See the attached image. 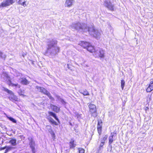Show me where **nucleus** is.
I'll list each match as a JSON object with an SVG mask.
<instances>
[{
	"label": "nucleus",
	"instance_id": "nucleus-1",
	"mask_svg": "<svg viewBox=\"0 0 153 153\" xmlns=\"http://www.w3.org/2000/svg\"><path fill=\"white\" fill-rule=\"evenodd\" d=\"M89 111L92 117H96L98 115L96 106L95 105L90 103L88 105Z\"/></svg>",
	"mask_w": 153,
	"mask_h": 153
},
{
	"label": "nucleus",
	"instance_id": "nucleus-2",
	"mask_svg": "<svg viewBox=\"0 0 153 153\" xmlns=\"http://www.w3.org/2000/svg\"><path fill=\"white\" fill-rule=\"evenodd\" d=\"M36 88L38 89L39 90L40 92L43 93L44 94L47 95L50 99L53 100H54V99L52 97L50 92L45 88L40 86L37 87Z\"/></svg>",
	"mask_w": 153,
	"mask_h": 153
},
{
	"label": "nucleus",
	"instance_id": "nucleus-3",
	"mask_svg": "<svg viewBox=\"0 0 153 153\" xmlns=\"http://www.w3.org/2000/svg\"><path fill=\"white\" fill-rule=\"evenodd\" d=\"M94 55L97 58H104L105 57L104 51L102 49H100L99 51L96 50Z\"/></svg>",
	"mask_w": 153,
	"mask_h": 153
},
{
	"label": "nucleus",
	"instance_id": "nucleus-4",
	"mask_svg": "<svg viewBox=\"0 0 153 153\" xmlns=\"http://www.w3.org/2000/svg\"><path fill=\"white\" fill-rule=\"evenodd\" d=\"M102 120L100 119L98 120L97 128V132L100 136L102 134Z\"/></svg>",
	"mask_w": 153,
	"mask_h": 153
},
{
	"label": "nucleus",
	"instance_id": "nucleus-5",
	"mask_svg": "<svg viewBox=\"0 0 153 153\" xmlns=\"http://www.w3.org/2000/svg\"><path fill=\"white\" fill-rule=\"evenodd\" d=\"M105 6L109 10L111 11L114 10V5L111 4L110 1H105Z\"/></svg>",
	"mask_w": 153,
	"mask_h": 153
},
{
	"label": "nucleus",
	"instance_id": "nucleus-6",
	"mask_svg": "<svg viewBox=\"0 0 153 153\" xmlns=\"http://www.w3.org/2000/svg\"><path fill=\"white\" fill-rule=\"evenodd\" d=\"M153 90V79H150L148 86L146 89V91L148 93L150 92Z\"/></svg>",
	"mask_w": 153,
	"mask_h": 153
},
{
	"label": "nucleus",
	"instance_id": "nucleus-7",
	"mask_svg": "<svg viewBox=\"0 0 153 153\" xmlns=\"http://www.w3.org/2000/svg\"><path fill=\"white\" fill-rule=\"evenodd\" d=\"M70 149H74L76 146L75 140L74 139L72 138L69 143Z\"/></svg>",
	"mask_w": 153,
	"mask_h": 153
},
{
	"label": "nucleus",
	"instance_id": "nucleus-8",
	"mask_svg": "<svg viewBox=\"0 0 153 153\" xmlns=\"http://www.w3.org/2000/svg\"><path fill=\"white\" fill-rule=\"evenodd\" d=\"M57 43L56 40H53L52 41L49 42V44H48V47L47 50H48L51 48L52 47H54V45H56Z\"/></svg>",
	"mask_w": 153,
	"mask_h": 153
},
{
	"label": "nucleus",
	"instance_id": "nucleus-9",
	"mask_svg": "<svg viewBox=\"0 0 153 153\" xmlns=\"http://www.w3.org/2000/svg\"><path fill=\"white\" fill-rule=\"evenodd\" d=\"M87 51L91 53H94L95 52L96 49L94 46L89 44L86 49Z\"/></svg>",
	"mask_w": 153,
	"mask_h": 153
},
{
	"label": "nucleus",
	"instance_id": "nucleus-10",
	"mask_svg": "<svg viewBox=\"0 0 153 153\" xmlns=\"http://www.w3.org/2000/svg\"><path fill=\"white\" fill-rule=\"evenodd\" d=\"M89 43L86 42L81 41L79 44L80 46L83 47L84 48L86 49Z\"/></svg>",
	"mask_w": 153,
	"mask_h": 153
},
{
	"label": "nucleus",
	"instance_id": "nucleus-11",
	"mask_svg": "<svg viewBox=\"0 0 153 153\" xmlns=\"http://www.w3.org/2000/svg\"><path fill=\"white\" fill-rule=\"evenodd\" d=\"M48 113L50 116H53L59 123H60V121L55 113L51 111H48Z\"/></svg>",
	"mask_w": 153,
	"mask_h": 153
},
{
	"label": "nucleus",
	"instance_id": "nucleus-12",
	"mask_svg": "<svg viewBox=\"0 0 153 153\" xmlns=\"http://www.w3.org/2000/svg\"><path fill=\"white\" fill-rule=\"evenodd\" d=\"M85 29H87V31L88 32H95L96 30L94 28V26H92L91 27H86Z\"/></svg>",
	"mask_w": 153,
	"mask_h": 153
},
{
	"label": "nucleus",
	"instance_id": "nucleus-13",
	"mask_svg": "<svg viewBox=\"0 0 153 153\" xmlns=\"http://www.w3.org/2000/svg\"><path fill=\"white\" fill-rule=\"evenodd\" d=\"M73 0H66L65 1V6L68 7H71L73 4Z\"/></svg>",
	"mask_w": 153,
	"mask_h": 153
},
{
	"label": "nucleus",
	"instance_id": "nucleus-14",
	"mask_svg": "<svg viewBox=\"0 0 153 153\" xmlns=\"http://www.w3.org/2000/svg\"><path fill=\"white\" fill-rule=\"evenodd\" d=\"M51 107L52 108V110L56 113L59 112L60 110V108L55 105H52Z\"/></svg>",
	"mask_w": 153,
	"mask_h": 153
},
{
	"label": "nucleus",
	"instance_id": "nucleus-15",
	"mask_svg": "<svg viewBox=\"0 0 153 153\" xmlns=\"http://www.w3.org/2000/svg\"><path fill=\"white\" fill-rule=\"evenodd\" d=\"M48 121L53 126H58V123L51 118L48 119Z\"/></svg>",
	"mask_w": 153,
	"mask_h": 153
},
{
	"label": "nucleus",
	"instance_id": "nucleus-16",
	"mask_svg": "<svg viewBox=\"0 0 153 153\" xmlns=\"http://www.w3.org/2000/svg\"><path fill=\"white\" fill-rule=\"evenodd\" d=\"M16 140L15 138H12L9 141V143H11L12 145L15 146L16 145Z\"/></svg>",
	"mask_w": 153,
	"mask_h": 153
},
{
	"label": "nucleus",
	"instance_id": "nucleus-17",
	"mask_svg": "<svg viewBox=\"0 0 153 153\" xmlns=\"http://www.w3.org/2000/svg\"><path fill=\"white\" fill-rule=\"evenodd\" d=\"M21 83L24 85H27L29 83V82L25 78L22 79L21 81Z\"/></svg>",
	"mask_w": 153,
	"mask_h": 153
},
{
	"label": "nucleus",
	"instance_id": "nucleus-18",
	"mask_svg": "<svg viewBox=\"0 0 153 153\" xmlns=\"http://www.w3.org/2000/svg\"><path fill=\"white\" fill-rule=\"evenodd\" d=\"M25 92L24 90H22V89H20L18 92V94L21 96H22L23 97L26 96L24 94Z\"/></svg>",
	"mask_w": 153,
	"mask_h": 153
},
{
	"label": "nucleus",
	"instance_id": "nucleus-19",
	"mask_svg": "<svg viewBox=\"0 0 153 153\" xmlns=\"http://www.w3.org/2000/svg\"><path fill=\"white\" fill-rule=\"evenodd\" d=\"M83 27L80 24H77L75 26V29L77 30H79L83 29Z\"/></svg>",
	"mask_w": 153,
	"mask_h": 153
},
{
	"label": "nucleus",
	"instance_id": "nucleus-20",
	"mask_svg": "<svg viewBox=\"0 0 153 153\" xmlns=\"http://www.w3.org/2000/svg\"><path fill=\"white\" fill-rule=\"evenodd\" d=\"M13 149V147L10 146H6V150L3 153H7L9 151H11Z\"/></svg>",
	"mask_w": 153,
	"mask_h": 153
},
{
	"label": "nucleus",
	"instance_id": "nucleus-21",
	"mask_svg": "<svg viewBox=\"0 0 153 153\" xmlns=\"http://www.w3.org/2000/svg\"><path fill=\"white\" fill-rule=\"evenodd\" d=\"M80 93L84 96H88L89 95V92L86 89L80 92Z\"/></svg>",
	"mask_w": 153,
	"mask_h": 153
},
{
	"label": "nucleus",
	"instance_id": "nucleus-22",
	"mask_svg": "<svg viewBox=\"0 0 153 153\" xmlns=\"http://www.w3.org/2000/svg\"><path fill=\"white\" fill-rule=\"evenodd\" d=\"M152 94L149 95L146 97V102L147 103H149L151 100Z\"/></svg>",
	"mask_w": 153,
	"mask_h": 153
},
{
	"label": "nucleus",
	"instance_id": "nucleus-23",
	"mask_svg": "<svg viewBox=\"0 0 153 153\" xmlns=\"http://www.w3.org/2000/svg\"><path fill=\"white\" fill-rule=\"evenodd\" d=\"M11 99L13 101H19V100L17 97L14 95L13 97H11Z\"/></svg>",
	"mask_w": 153,
	"mask_h": 153
},
{
	"label": "nucleus",
	"instance_id": "nucleus-24",
	"mask_svg": "<svg viewBox=\"0 0 153 153\" xmlns=\"http://www.w3.org/2000/svg\"><path fill=\"white\" fill-rule=\"evenodd\" d=\"M78 153H85V149L82 148H78Z\"/></svg>",
	"mask_w": 153,
	"mask_h": 153
},
{
	"label": "nucleus",
	"instance_id": "nucleus-25",
	"mask_svg": "<svg viewBox=\"0 0 153 153\" xmlns=\"http://www.w3.org/2000/svg\"><path fill=\"white\" fill-rule=\"evenodd\" d=\"M51 134L53 140H55V135L53 131H52L51 132Z\"/></svg>",
	"mask_w": 153,
	"mask_h": 153
},
{
	"label": "nucleus",
	"instance_id": "nucleus-26",
	"mask_svg": "<svg viewBox=\"0 0 153 153\" xmlns=\"http://www.w3.org/2000/svg\"><path fill=\"white\" fill-rule=\"evenodd\" d=\"M4 90L8 94H13V93L12 91L10 90H9L7 88H4Z\"/></svg>",
	"mask_w": 153,
	"mask_h": 153
},
{
	"label": "nucleus",
	"instance_id": "nucleus-27",
	"mask_svg": "<svg viewBox=\"0 0 153 153\" xmlns=\"http://www.w3.org/2000/svg\"><path fill=\"white\" fill-rule=\"evenodd\" d=\"M20 1H21V0H19V4H21L24 7H25L27 6V5L26 4V1H23L22 3H21L20 2Z\"/></svg>",
	"mask_w": 153,
	"mask_h": 153
},
{
	"label": "nucleus",
	"instance_id": "nucleus-28",
	"mask_svg": "<svg viewBox=\"0 0 153 153\" xmlns=\"http://www.w3.org/2000/svg\"><path fill=\"white\" fill-rule=\"evenodd\" d=\"M121 87L122 90L123 89L125 86V82L124 80H121Z\"/></svg>",
	"mask_w": 153,
	"mask_h": 153
},
{
	"label": "nucleus",
	"instance_id": "nucleus-29",
	"mask_svg": "<svg viewBox=\"0 0 153 153\" xmlns=\"http://www.w3.org/2000/svg\"><path fill=\"white\" fill-rule=\"evenodd\" d=\"M59 48L58 47H56L54 48V51L56 53H57L59 52Z\"/></svg>",
	"mask_w": 153,
	"mask_h": 153
},
{
	"label": "nucleus",
	"instance_id": "nucleus-30",
	"mask_svg": "<svg viewBox=\"0 0 153 153\" xmlns=\"http://www.w3.org/2000/svg\"><path fill=\"white\" fill-rule=\"evenodd\" d=\"M114 140L113 138L109 137V141L108 143L109 145L111 144L113 142Z\"/></svg>",
	"mask_w": 153,
	"mask_h": 153
},
{
	"label": "nucleus",
	"instance_id": "nucleus-31",
	"mask_svg": "<svg viewBox=\"0 0 153 153\" xmlns=\"http://www.w3.org/2000/svg\"><path fill=\"white\" fill-rule=\"evenodd\" d=\"M8 118L10 120L12 121L13 122L15 123H16V120L13 118L11 117H8Z\"/></svg>",
	"mask_w": 153,
	"mask_h": 153
},
{
	"label": "nucleus",
	"instance_id": "nucleus-32",
	"mask_svg": "<svg viewBox=\"0 0 153 153\" xmlns=\"http://www.w3.org/2000/svg\"><path fill=\"white\" fill-rule=\"evenodd\" d=\"M10 86L13 87H18V88H20V85H19L18 83L14 84L12 83Z\"/></svg>",
	"mask_w": 153,
	"mask_h": 153
},
{
	"label": "nucleus",
	"instance_id": "nucleus-33",
	"mask_svg": "<svg viewBox=\"0 0 153 153\" xmlns=\"http://www.w3.org/2000/svg\"><path fill=\"white\" fill-rule=\"evenodd\" d=\"M108 135H105L102 137V141L105 142L107 139Z\"/></svg>",
	"mask_w": 153,
	"mask_h": 153
},
{
	"label": "nucleus",
	"instance_id": "nucleus-34",
	"mask_svg": "<svg viewBox=\"0 0 153 153\" xmlns=\"http://www.w3.org/2000/svg\"><path fill=\"white\" fill-rule=\"evenodd\" d=\"M7 82L8 85L10 86L12 83L11 79L10 78L8 79Z\"/></svg>",
	"mask_w": 153,
	"mask_h": 153
},
{
	"label": "nucleus",
	"instance_id": "nucleus-35",
	"mask_svg": "<svg viewBox=\"0 0 153 153\" xmlns=\"http://www.w3.org/2000/svg\"><path fill=\"white\" fill-rule=\"evenodd\" d=\"M105 142L104 141H102L101 142L100 144V146H99V148L100 149L101 148H102L103 147V146L105 144Z\"/></svg>",
	"mask_w": 153,
	"mask_h": 153
},
{
	"label": "nucleus",
	"instance_id": "nucleus-36",
	"mask_svg": "<svg viewBox=\"0 0 153 153\" xmlns=\"http://www.w3.org/2000/svg\"><path fill=\"white\" fill-rule=\"evenodd\" d=\"M30 146L32 152H35V149L34 147L33 146Z\"/></svg>",
	"mask_w": 153,
	"mask_h": 153
},
{
	"label": "nucleus",
	"instance_id": "nucleus-37",
	"mask_svg": "<svg viewBox=\"0 0 153 153\" xmlns=\"http://www.w3.org/2000/svg\"><path fill=\"white\" fill-rule=\"evenodd\" d=\"M6 146L2 147H0V151H1L2 150H4L6 149Z\"/></svg>",
	"mask_w": 153,
	"mask_h": 153
},
{
	"label": "nucleus",
	"instance_id": "nucleus-38",
	"mask_svg": "<svg viewBox=\"0 0 153 153\" xmlns=\"http://www.w3.org/2000/svg\"><path fill=\"white\" fill-rule=\"evenodd\" d=\"M5 76H6V78H7V79H9L10 78V77L9 76L8 74H6Z\"/></svg>",
	"mask_w": 153,
	"mask_h": 153
},
{
	"label": "nucleus",
	"instance_id": "nucleus-39",
	"mask_svg": "<svg viewBox=\"0 0 153 153\" xmlns=\"http://www.w3.org/2000/svg\"><path fill=\"white\" fill-rule=\"evenodd\" d=\"M2 55L3 53L2 52L0 51V57L2 58Z\"/></svg>",
	"mask_w": 153,
	"mask_h": 153
},
{
	"label": "nucleus",
	"instance_id": "nucleus-40",
	"mask_svg": "<svg viewBox=\"0 0 153 153\" xmlns=\"http://www.w3.org/2000/svg\"><path fill=\"white\" fill-rule=\"evenodd\" d=\"M112 133H111V136L109 137H112V138H113V137H114V134H112Z\"/></svg>",
	"mask_w": 153,
	"mask_h": 153
},
{
	"label": "nucleus",
	"instance_id": "nucleus-41",
	"mask_svg": "<svg viewBox=\"0 0 153 153\" xmlns=\"http://www.w3.org/2000/svg\"><path fill=\"white\" fill-rule=\"evenodd\" d=\"M70 65V64H68V65H67L68 67V68H69V66Z\"/></svg>",
	"mask_w": 153,
	"mask_h": 153
},
{
	"label": "nucleus",
	"instance_id": "nucleus-42",
	"mask_svg": "<svg viewBox=\"0 0 153 153\" xmlns=\"http://www.w3.org/2000/svg\"><path fill=\"white\" fill-rule=\"evenodd\" d=\"M33 153H35V152H32Z\"/></svg>",
	"mask_w": 153,
	"mask_h": 153
}]
</instances>
